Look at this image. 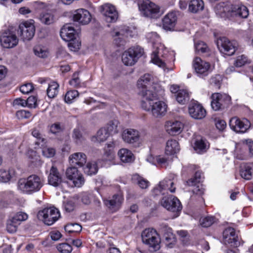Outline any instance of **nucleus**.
<instances>
[{
    "instance_id": "f257e3e1",
    "label": "nucleus",
    "mask_w": 253,
    "mask_h": 253,
    "mask_svg": "<svg viewBox=\"0 0 253 253\" xmlns=\"http://www.w3.org/2000/svg\"><path fill=\"white\" fill-rule=\"evenodd\" d=\"M142 108L150 111L156 118L164 116L167 111V105L163 101L157 100V94L152 90L142 92Z\"/></svg>"
},
{
    "instance_id": "f03ea898",
    "label": "nucleus",
    "mask_w": 253,
    "mask_h": 253,
    "mask_svg": "<svg viewBox=\"0 0 253 253\" xmlns=\"http://www.w3.org/2000/svg\"><path fill=\"white\" fill-rule=\"evenodd\" d=\"M43 185V180L36 174L31 175L27 179H20L18 182V188L28 194L39 191Z\"/></svg>"
},
{
    "instance_id": "7ed1b4c3",
    "label": "nucleus",
    "mask_w": 253,
    "mask_h": 253,
    "mask_svg": "<svg viewBox=\"0 0 253 253\" xmlns=\"http://www.w3.org/2000/svg\"><path fill=\"white\" fill-rule=\"evenodd\" d=\"M142 14L150 18H159L163 14L159 5L149 0H143L138 4Z\"/></svg>"
},
{
    "instance_id": "20e7f679",
    "label": "nucleus",
    "mask_w": 253,
    "mask_h": 253,
    "mask_svg": "<svg viewBox=\"0 0 253 253\" xmlns=\"http://www.w3.org/2000/svg\"><path fill=\"white\" fill-rule=\"evenodd\" d=\"M143 242L147 245L151 251H156L160 248L161 240L156 230L153 228L145 229L141 234Z\"/></svg>"
},
{
    "instance_id": "39448f33",
    "label": "nucleus",
    "mask_w": 253,
    "mask_h": 253,
    "mask_svg": "<svg viewBox=\"0 0 253 253\" xmlns=\"http://www.w3.org/2000/svg\"><path fill=\"white\" fill-rule=\"evenodd\" d=\"M60 214L59 211L55 208H45L40 211L37 217L47 225H51L58 220Z\"/></svg>"
},
{
    "instance_id": "423d86ee",
    "label": "nucleus",
    "mask_w": 253,
    "mask_h": 253,
    "mask_svg": "<svg viewBox=\"0 0 253 253\" xmlns=\"http://www.w3.org/2000/svg\"><path fill=\"white\" fill-rule=\"evenodd\" d=\"M211 98V107L215 111L224 109L228 106L231 101V97L224 93H213Z\"/></svg>"
},
{
    "instance_id": "0eeeda50",
    "label": "nucleus",
    "mask_w": 253,
    "mask_h": 253,
    "mask_svg": "<svg viewBox=\"0 0 253 253\" xmlns=\"http://www.w3.org/2000/svg\"><path fill=\"white\" fill-rule=\"evenodd\" d=\"M216 44L219 51L228 56L232 55L237 46V43L235 41H230L226 37L218 38L216 41Z\"/></svg>"
},
{
    "instance_id": "6e6552de",
    "label": "nucleus",
    "mask_w": 253,
    "mask_h": 253,
    "mask_svg": "<svg viewBox=\"0 0 253 253\" xmlns=\"http://www.w3.org/2000/svg\"><path fill=\"white\" fill-rule=\"evenodd\" d=\"M143 50L140 47L129 48L125 51L122 56L123 62L127 66L133 65L138 58L142 55Z\"/></svg>"
},
{
    "instance_id": "1a4fd4ad",
    "label": "nucleus",
    "mask_w": 253,
    "mask_h": 253,
    "mask_svg": "<svg viewBox=\"0 0 253 253\" xmlns=\"http://www.w3.org/2000/svg\"><path fill=\"white\" fill-rule=\"evenodd\" d=\"M35 33V27L33 23L25 21L20 24L18 34L23 41H29L34 37Z\"/></svg>"
},
{
    "instance_id": "9d476101",
    "label": "nucleus",
    "mask_w": 253,
    "mask_h": 253,
    "mask_svg": "<svg viewBox=\"0 0 253 253\" xmlns=\"http://www.w3.org/2000/svg\"><path fill=\"white\" fill-rule=\"evenodd\" d=\"M19 40L14 32L7 30L0 36V42L4 48H12L16 46Z\"/></svg>"
},
{
    "instance_id": "9b49d317",
    "label": "nucleus",
    "mask_w": 253,
    "mask_h": 253,
    "mask_svg": "<svg viewBox=\"0 0 253 253\" xmlns=\"http://www.w3.org/2000/svg\"><path fill=\"white\" fill-rule=\"evenodd\" d=\"M161 204L168 211L172 212H178L182 208L180 201L172 195L163 198L161 201Z\"/></svg>"
},
{
    "instance_id": "f8f14e48",
    "label": "nucleus",
    "mask_w": 253,
    "mask_h": 253,
    "mask_svg": "<svg viewBox=\"0 0 253 253\" xmlns=\"http://www.w3.org/2000/svg\"><path fill=\"white\" fill-rule=\"evenodd\" d=\"M229 126L236 132L244 133L250 127L251 123L246 119H240L235 117L230 119Z\"/></svg>"
},
{
    "instance_id": "ddd939ff",
    "label": "nucleus",
    "mask_w": 253,
    "mask_h": 253,
    "mask_svg": "<svg viewBox=\"0 0 253 253\" xmlns=\"http://www.w3.org/2000/svg\"><path fill=\"white\" fill-rule=\"evenodd\" d=\"M66 176L69 180L72 181L75 187H81L84 183L83 175L75 167L68 168L66 171Z\"/></svg>"
},
{
    "instance_id": "4468645a",
    "label": "nucleus",
    "mask_w": 253,
    "mask_h": 253,
    "mask_svg": "<svg viewBox=\"0 0 253 253\" xmlns=\"http://www.w3.org/2000/svg\"><path fill=\"white\" fill-rule=\"evenodd\" d=\"M123 140L127 143L138 146L140 143V134L138 130L127 128L125 129L122 134Z\"/></svg>"
},
{
    "instance_id": "2eb2a0df",
    "label": "nucleus",
    "mask_w": 253,
    "mask_h": 253,
    "mask_svg": "<svg viewBox=\"0 0 253 253\" xmlns=\"http://www.w3.org/2000/svg\"><path fill=\"white\" fill-rule=\"evenodd\" d=\"M152 77L149 74H145L142 76L137 82V86L139 88V94L142 96V92L156 90L158 85L153 84L151 85Z\"/></svg>"
},
{
    "instance_id": "dca6fc26",
    "label": "nucleus",
    "mask_w": 253,
    "mask_h": 253,
    "mask_svg": "<svg viewBox=\"0 0 253 253\" xmlns=\"http://www.w3.org/2000/svg\"><path fill=\"white\" fill-rule=\"evenodd\" d=\"M193 66L199 76L204 77L209 73L211 65L209 62L202 60L200 58L196 57L193 60Z\"/></svg>"
},
{
    "instance_id": "f3484780",
    "label": "nucleus",
    "mask_w": 253,
    "mask_h": 253,
    "mask_svg": "<svg viewBox=\"0 0 253 253\" xmlns=\"http://www.w3.org/2000/svg\"><path fill=\"white\" fill-rule=\"evenodd\" d=\"M64 182L62 175L59 172L57 168L52 166L48 176V183L49 185L57 187L61 185Z\"/></svg>"
},
{
    "instance_id": "a211bd4d",
    "label": "nucleus",
    "mask_w": 253,
    "mask_h": 253,
    "mask_svg": "<svg viewBox=\"0 0 253 253\" xmlns=\"http://www.w3.org/2000/svg\"><path fill=\"white\" fill-rule=\"evenodd\" d=\"M223 238L224 244L230 245L231 246L237 247L240 244L238 237L233 228L229 227L224 230Z\"/></svg>"
},
{
    "instance_id": "6ab92c4d",
    "label": "nucleus",
    "mask_w": 253,
    "mask_h": 253,
    "mask_svg": "<svg viewBox=\"0 0 253 253\" xmlns=\"http://www.w3.org/2000/svg\"><path fill=\"white\" fill-rule=\"evenodd\" d=\"M189 113L194 119L200 120L206 115V111L204 107L197 102H193L189 106Z\"/></svg>"
},
{
    "instance_id": "aec40b11",
    "label": "nucleus",
    "mask_w": 253,
    "mask_h": 253,
    "mask_svg": "<svg viewBox=\"0 0 253 253\" xmlns=\"http://www.w3.org/2000/svg\"><path fill=\"white\" fill-rule=\"evenodd\" d=\"M102 9L107 22H114L118 19V13L114 5L109 3L105 4L102 6Z\"/></svg>"
},
{
    "instance_id": "412c9836",
    "label": "nucleus",
    "mask_w": 253,
    "mask_h": 253,
    "mask_svg": "<svg viewBox=\"0 0 253 253\" xmlns=\"http://www.w3.org/2000/svg\"><path fill=\"white\" fill-rule=\"evenodd\" d=\"M73 19L74 21L79 22L82 24H88L91 20L89 12L84 9H79L75 10L73 14Z\"/></svg>"
},
{
    "instance_id": "4be33fe9",
    "label": "nucleus",
    "mask_w": 253,
    "mask_h": 253,
    "mask_svg": "<svg viewBox=\"0 0 253 253\" xmlns=\"http://www.w3.org/2000/svg\"><path fill=\"white\" fill-rule=\"evenodd\" d=\"M161 230L164 233L167 246L169 248L173 247L176 243L175 235L172 233V229L166 224L161 225Z\"/></svg>"
},
{
    "instance_id": "5701e85b",
    "label": "nucleus",
    "mask_w": 253,
    "mask_h": 253,
    "mask_svg": "<svg viewBox=\"0 0 253 253\" xmlns=\"http://www.w3.org/2000/svg\"><path fill=\"white\" fill-rule=\"evenodd\" d=\"M123 197L121 194H115L113 196L110 200H106L104 201L105 204L112 211H118L123 201Z\"/></svg>"
},
{
    "instance_id": "b1692460",
    "label": "nucleus",
    "mask_w": 253,
    "mask_h": 253,
    "mask_svg": "<svg viewBox=\"0 0 253 253\" xmlns=\"http://www.w3.org/2000/svg\"><path fill=\"white\" fill-rule=\"evenodd\" d=\"M177 21V14L175 12L168 13L163 19V26L166 30H171L174 28Z\"/></svg>"
},
{
    "instance_id": "393cba45",
    "label": "nucleus",
    "mask_w": 253,
    "mask_h": 253,
    "mask_svg": "<svg viewBox=\"0 0 253 253\" xmlns=\"http://www.w3.org/2000/svg\"><path fill=\"white\" fill-rule=\"evenodd\" d=\"M166 130L170 135L179 134L183 128V124L177 121H168L166 124Z\"/></svg>"
},
{
    "instance_id": "a878e982",
    "label": "nucleus",
    "mask_w": 253,
    "mask_h": 253,
    "mask_svg": "<svg viewBox=\"0 0 253 253\" xmlns=\"http://www.w3.org/2000/svg\"><path fill=\"white\" fill-rule=\"evenodd\" d=\"M60 36L65 41H72L75 38V30L70 24L64 25L60 30Z\"/></svg>"
},
{
    "instance_id": "bb28decb",
    "label": "nucleus",
    "mask_w": 253,
    "mask_h": 253,
    "mask_svg": "<svg viewBox=\"0 0 253 253\" xmlns=\"http://www.w3.org/2000/svg\"><path fill=\"white\" fill-rule=\"evenodd\" d=\"M70 163L75 167L76 166L82 167L86 162V155L82 152H77L71 155L69 157Z\"/></svg>"
},
{
    "instance_id": "cd10ccee",
    "label": "nucleus",
    "mask_w": 253,
    "mask_h": 253,
    "mask_svg": "<svg viewBox=\"0 0 253 253\" xmlns=\"http://www.w3.org/2000/svg\"><path fill=\"white\" fill-rule=\"evenodd\" d=\"M249 15L247 7L244 5H231L230 16L246 18Z\"/></svg>"
},
{
    "instance_id": "c85d7f7f",
    "label": "nucleus",
    "mask_w": 253,
    "mask_h": 253,
    "mask_svg": "<svg viewBox=\"0 0 253 253\" xmlns=\"http://www.w3.org/2000/svg\"><path fill=\"white\" fill-rule=\"evenodd\" d=\"M240 174L241 176L246 179L250 180L253 176V164L244 163L240 167Z\"/></svg>"
},
{
    "instance_id": "c756f323",
    "label": "nucleus",
    "mask_w": 253,
    "mask_h": 253,
    "mask_svg": "<svg viewBox=\"0 0 253 253\" xmlns=\"http://www.w3.org/2000/svg\"><path fill=\"white\" fill-rule=\"evenodd\" d=\"M180 150L178 142L175 139H169L166 143L165 153L168 155H172L179 152Z\"/></svg>"
},
{
    "instance_id": "7c9ffc66",
    "label": "nucleus",
    "mask_w": 253,
    "mask_h": 253,
    "mask_svg": "<svg viewBox=\"0 0 253 253\" xmlns=\"http://www.w3.org/2000/svg\"><path fill=\"white\" fill-rule=\"evenodd\" d=\"M216 13L221 17L230 15L231 5L224 2L219 3L215 8Z\"/></svg>"
},
{
    "instance_id": "2f4dec72",
    "label": "nucleus",
    "mask_w": 253,
    "mask_h": 253,
    "mask_svg": "<svg viewBox=\"0 0 253 253\" xmlns=\"http://www.w3.org/2000/svg\"><path fill=\"white\" fill-rule=\"evenodd\" d=\"M204 8V1L202 0H191L188 5L190 12L196 13L203 10Z\"/></svg>"
},
{
    "instance_id": "473e14b6",
    "label": "nucleus",
    "mask_w": 253,
    "mask_h": 253,
    "mask_svg": "<svg viewBox=\"0 0 253 253\" xmlns=\"http://www.w3.org/2000/svg\"><path fill=\"white\" fill-rule=\"evenodd\" d=\"M118 154L121 160L124 163L131 162L134 159L133 155L132 152L126 148L120 149Z\"/></svg>"
},
{
    "instance_id": "72a5a7b5",
    "label": "nucleus",
    "mask_w": 253,
    "mask_h": 253,
    "mask_svg": "<svg viewBox=\"0 0 253 253\" xmlns=\"http://www.w3.org/2000/svg\"><path fill=\"white\" fill-rule=\"evenodd\" d=\"M110 134L106 128H101L97 132L96 135L92 136L91 140L92 142H103L109 136Z\"/></svg>"
},
{
    "instance_id": "f704fd0d",
    "label": "nucleus",
    "mask_w": 253,
    "mask_h": 253,
    "mask_svg": "<svg viewBox=\"0 0 253 253\" xmlns=\"http://www.w3.org/2000/svg\"><path fill=\"white\" fill-rule=\"evenodd\" d=\"M15 171L12 169L6 170L5 169H0V181L3 183L9 182L14 176Z\"/></svg>"
},
{
    "instance_id": "c9c22d12",
    "label": "nucleus",
    "mask_w": 253,
    "mask_h": 253,
    "mask_svg": "<svg viewBox=\"0 0 253 253\" xmlns=\"http://www.w3.org/2000/svg\"><path fill=\"white\" fill-rule=\"evenodd\" d=\"M84 172L88 175H92L97 173L98 170L97 164L96 162H88L84 168Z\"/></svg>"
},
{
    "instance_id": "e433bc0d",
    "label": "nucleus",
    "mask_w": 253,
    "mask_h": 253,
    "mask_svg": "<svg viewBox=\"0 0 253 253\" xmlns=\"http://www.w3.org/2000/svg\"><path fill=\"white\" fill-rule=\"evenodd\" d=\"M159 184L160 187L165 193L168 191L173 193L175 191V187H173L174 182L170 179H165L164 180L160 181Z\"/></svg>"
},
{
    "instance_id": "4c0bfd02",
    "label": "nucleus",
    "mask_w": 253,
    "mask_h": 253,
    "mask_svg": "<svg viewBox=\"0 0 253 253\" xmlns=\"http://www.w3.org/2000/svg\"><path fill=\"white\" fill-rule=\"evenodd\" d=\"M177 101L181 104H184L189 100V94L185 89H181L175 95Z\"/></svg>"
},
{
    "instance_id": "58836bf2",
    "label": "nucleus",
    "mask_w": 253,
    "mask_h": 253,
    "mask_svg": "<svg viewBox=\"0 0 253 253\" xmlns=\"http://www.w3.org/2000/svg\"><path fill=\"white\" fill-rule=\"evenodd\" d=\"M58 84L55 82H51L48 84L47 89V95L48 97L52 98L55 97L58 92Z\"/></svg>"
},
{
    "instance_id": "ea45409f",
    "label": "nucleus",
    "mask_w": 253,
    "mask_h": 253,
    "mask_svg": "<svg viewBox=\"0 0 253 253\" xmlns=\"http://www.w3.org/2000/svg\"><path fill=\"white\" fill-rule=\"evenodd\" d=\"M207 147V145L205 142V140L201 138L196 140L194 148L197 153H200L206 151Z\"/></svg>"
},
{
    "instance_id": "a19ab883",
    "label": "nucleus",
    "mask_w": 253,
    "mask_h": 253,
    "mask_svg": "<svg viewBox=\"0 0 253 253\" xmlns=\"http://www.w3.org/2000/svg\"><path fill=\"white\" fill-rule=\"evenodd\" d=\"M40 20L46 25H49L53 22V15L50 12H44L39 16Z\"/></svg>"
},
{
    "instance_id": "79ce46f5",
    "label": "nucleus",
    "mask_w": 253,
    "mask_h": 253,
    "mask_svg": "<svg viewBox=\"0 0 253 253\" xmlns=\"http://www.w3.org/2000/svg\"><path fill=\"white\" fill-rule=\"evenodd\" d=\"M132 179L136 182L141 189H146L149 186V182L137 174L133 175Z\"/></svg>"
},
{
    "instance_id": "37998d69",
    "label": "nucleus",
    "mask_w": 253,
    "mask_h": 253,
    "mask_svg": "<svg viewBox=\"0 0 253 253\" xmlns=\"http://www.w3.org/2000/svg\"><path fill=\"white\" fill-rule=\"evenodd\" d=\"M65 230L69 233L80 232L82 227L77 223H69L64 226Z\"/></svg>"
},
{
    "instance_id": "c03bdc74",
    "label": "nucleus",
    "mask_w": 253,
    "mask_h": 253,
    "mask_svg": "<svg viewBox=\"0 0 253 253\" xmlns=\"http://www.w3.org/2000/svg\"><path fill=\"white\" fill-rule=\"evenodd\" d=\"M34 52L36 56L42 58H47L49 55L48 51L46 49L39 45L34 48Z\"/></svg>"
},
{
    "instance_id": "a18cd8bd",
    "label": "nucleus",
    "mask_w": 253,
    "mask_h": 253,
    "mask_svg": "<svg viewBox=\"0 0 253 253\" xmlns=\"http://www.w3.org/2000/svg\"><path fill=\"white\" fill-rule=\"evenodd\" d=\"M202 178V173L200 171L195 172L193 177L186 181V184L189 186H195L200 183Z\"/></svg>"
},
{
    "instance_id": "49530a36",
    "label": "nucleus",
    "mask_w": 253,
    "mask_h": 253,
    "mask_svg": "<svg viewBox=\"0 0 253 253\" xmlns=\"http://www.w3.org/2000/svg\"><path fill=\"white\" fill-rule=\"evenodd\" d=\"M119 122L117 120L110 121L106 126V129L109 132L110 134L117 133L119 131L118 129Z\"/></svg>"
},
{
    "instance_id": "de8ad7c7",
    "label": "nucleus",
    "mask_w": 253,
    "mask_h": 253,
    "mask_svg": "<svg viewBox=\"0 0 253 253\" xmlns=\"http://www.w3.org/2000/svg\"><path fill=\"white\" fill-rule=\"evenodd\" d=\"M79 92L76 90L68 91L65 96V101L68 103H71L72 101L79 96Z\"/></svg>"
},
{
    "instance_id": "09e8293b",
    "label": "nucleus",
    "mask_w": 253,
    "mask_h": 253,
    "mask_svg": "<svg viewBox=\"0 0 253 253\" xmlns=\"http://www.w3.org/2000/svg\"><path fill=\"white\" fill-rule=\"evenodd\" d=\"M214 222V218L211 216H207L201 218L200 224L204 227H208L211 226Z\"/></svg>"
},
{
    "instance_id": "8fccbe9b",
    "label": "nucleus",
    "mask_w": 253,
    "mask_h": 253,
    "mask_svg": "<svg viewBox=\"0 0 253 253\" xmlns=\"http://www.w3.org/2000/svg\"><path fill=\"white\" fill-rule=\"evenodd\" d=\"M195 48L196 51L198 52L207 53L209 51V48L207 44L202 41L196 42L195 44Z\"/></svg>"
},
{
    "instance_id": "3c124183",
    "label": "nucleus",
    "mask_w": 253,
    "mask_h": 253,
    "mask_svg": "<svg viewBox=\"0 0 253 253\" xmlns=\"http://www.w3.org/2000/svg\"><path fill=\"white\" fill-rule=\"evenodd\" d=\"M19 225L18 223L11 218L7 221L6 229L10 233H14L17 231Z\"/></svg>"
},
{
    "instance_id": "603ef678",
    "label": "nucleus",
    "mask_w": 253,
    "mask_h": 253,
    "mask_svg": "<svg viewBox=\"0 0 253 253\" xmlns=\"http://www.w3.org/2000/svg\"><path fill=\"white\" fill-rule=\"evenodd\" d=\"M159 53V49H158V51H154L152 54L151 61L159 67H163L165 66V63L159 58L158 54Z\"/></svg>"
},
{
    "instance_id": "864d4df0",
    "label": "nucleus",
    "mask_w": 253,
    "mask_h": 253,
    "mask_svg": "<svg viewBox=\"0 0 253 253\" xmlns=\"http://www.w3.org/2000/svg\"><path fill=\"white\" fill-rule=\"evenodd\" d=\"M28 217V215L26 213L18 212L12 218L20 225L21 222L27 220Z\"/></svg>"
},
{
    "instance_id": "5fc2aeb1",
    "label": "nucleus",
    "mask_w": 253,
    "mask_h": 253,
    "mask_svg": "<svg viewBox=\"0 0 253 253\" xmlns=\"http://www.w3.org/2000/svg\"><path fill=\"white\" fill-rule=\"evenodd\" d=\"M57 248L62 253H70L72 250V246L67 243L60 244L57 246Z\"/></svg>"
},
{
    "instance_id": "6e6d98bb",
    "label": "nucleus",
    "mask_w": 253,
    "mask_h": 253,
    "mask_svg": "<svg viewBox=\"0 0 253 253\" xmlns=\"http://www.w3.org/2000/svg\"><path fill=\"white\" fill-rule=\"evenodd\" d=\"M249 63V60L245 55H241L237 57L235 65L237 67H242Z\"/></svg>"
},
{
    "instance_id": "4d7b16f0",
    "label": "nucleus",
    "mask_w": 253,
    "mask_h": 253,
    "mask_svg": "<svg viewBox=\"0 0 253 253\" xmlns=\"http://www.w3.org/2000/svg\"><path fill=\"white\" fill-rule=\"evenodd\" d=\"M64 129V126L59 123H56L50 126V131L53 134H56L62 131Z\"/></svg>"
},
{
    "instance_id": "13d9d810",
    "label": "nucleus",
    "mask_w": 253,
    "mask_h": 253,
    "mask_svg": "<svg viewBox=\"0 0 253 253\" xmlns=\"http://www.w3.org/2000/svg\"><path fill=\"white\" fill-rule=\"evenodd\" d=\"M69 84L75 87L80 86V81L79 78V73L76 72L73 75L72 79L69 81Z\"/></svg>"
},
{
    "instance_id": "bf43d9fd",
    "label": "nucleus",
    "mask_w": 253,
    "mask_h": 253,
    "mask_svg": "<svg viewBox=\"0 0 253 253\" xmlns=\"http://www.w3.org/2000/svg\"><path fill=\"white\" fill-rule=\"evenodd\" d=\"M20 91L23 94H28L34 89L32 84L28 83L21 86Z\"/></svg>"
},
{
    "instance_id": "052dcab7",
    "label": "nucleus",
    "mask_w": 253,
    "mask_h": 253,
    "mask_svg": "<svg viewBox=\"0 0 253 253\" xmlns=\"http://www.w3.org/2000/svg\"><path fill=\"white\" fill-rule=\"evenodd\" d=\"M55 150L50 147L45 148L42 150L43 155L47 158L53 157L55 155Z\"/></svg>"
},
{
    "instance_id": "680f3d73",
    "label": "nucleus",
    "mask_w": 253,
    "mask_h": 253,
    "mask_svg": "<svg viewBox=\"0 0 253 253\" xmlns=\"http://www.w3.org/2000/svg\"><path fill=\"white\" fill-rule=\"evenodd\" d=\"M93 195L87 193H84L82 194L81 201L85 205H88L90 203Z\"/></svg>"
},
{
    "instance_id": "e2e57ef3",
    "label": "nucleus",
    "mask_w": 253,
    "mask_h": 253,
    "mask_svg": "<svg viewBox=\"0 0 253 253\" xmlns=\"http://www.w3.org/2000/svg\"><path fill=\"white\" fill-rule=\"evenodd\" d=\"M17 117L20 119H28L31 116V113L26 110H20L16 112Z\"/></svg>"
},
{
    "instance_id": "0e129e2a",
    "label": "nucleus",
    "mask_w": 253,
    "mask_h": 253,
    "mask_svg": "<svg viewBox=\"0 0 253 253\" xmlns=\"http://www.w3.org/2000/svg\"><path fill=\"white\" fill-rule=\"evenodd\" d=\"M63 207L66 212L72 211L75 208V204L72 201H67L64 203Z\"/></svg>"
},
{
    "instance_id": "69168bd1",
    "label": "nucleus",
    "mask_w": 253,
    "mask_h": 253,
    "mask_svg": "<svg viewBox=\"0 0 253 253\" xmlns=\"http://www.w3.org/2000/svg\"><path fill=\"white\" fill-rule=\"evenodd\" d=\"M37 99L35 97L31 96L26 100V106L30 108L35 107L36 105Z\"/></svg>"
},
{
    "instance_id": "338daca9",
    "label": "nucleus",
    "mask_w": 253,
    "mask_h": 253,
    "mask_svg": "<svg viewBox=\"0 0 253 253\" xmlns=\"http://www.w3.org/2000/svg\"><path fill=\"white\" fill-rule=\"evenodd\" d=\"M147 39L150 42L154 43L159 39L158 35L155 32L148 33L146 36Z\"/></svg>"
},
{
    "instance_id": "774afa93",
    "label": "nucleus",
    "mask_w": 253,
    "mask_h": 253,
    "mask_svg": "<svg viewBox=\"0 0 253 253\" xmlns=\"http://www.w3.org/2000/svg\"><path fill=\"white\" fill-rule=\"evenodd\" d=\"M244 145L245 147L248 149L250 154L253 155V141L251 139H248L246 141Z\"/></svg>"
}]
</instances>
